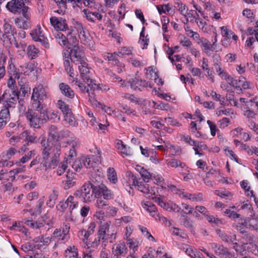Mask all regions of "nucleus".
<instances>
[{
    "instance_id": "f257e3e1",
    "label": "nucleus",
    "mask_w": 258,
    "mask_h": 258,
    "mask_svg": "<svg viewBox=\"0 0 258 258\" xmlns=\"http://www.w3.org/2000/svg\"><path fill=\"white\" fill-rule=\"evenodd\" d=\"M41 145V161L40 169L48 171L55 168L59 162L61 154V145L59 143L51 144L44 135H41L39 138Z\"/></svg>"
},
{
    "instance_id": "f03ea898",
    "label": "nucleus",
    "mask_w": 258,
    "mask_h": 258,
    "mask_svg": "<svg viewBox=\"0 0 258 258\" xmlns=\"http://www.w3.org/2000/svg\"><path fill=\"white\" fill-rule=\"evenodd\" d=\"M47 97V92L42 85L39 84L35 86L33 89L31 97L32 109L37 111L42 109V107H45L46 105L43 102Z\"/></svg>"
},
{
    "instance_id": "7ed1b4c3",
    "label": "nucleus",
    "mask_w": 258,
    "mask_h": 258,
    "mask_svg": "<svg viewBox=\"0 0 258 258\" xmlns=\"http://www.w3.org/2000/svg\"><path fill=\"white\" fill-rule=\"evenodd\" d=\"M116 233L115 226L111 225V221H108L99 226L97 232L98 238L102 239V244L108 240L112 243L116 239Z\"/></svg>"
},
{
    "instance_id": "20e7f679",
    "label": "nucleus",
    "mask_w": 258,
    "mask_h": 258,
    "mask_svg": "<svg viewBox=\"0 0 258 258\" xmlns=\"http://www.w3.org/2000/svg\"><path fill=\"white\" fill-rule=\"evenodd\" d=\"M92 187V183H86L79 189L76 190L74 195L76 198L81 199L84 203L90 202L93 199Z\"/></svg>"
},
{
    "instance_id": "39448f33",
    "label": "nucleus",
    "mask_w": 258,
    "mask_h": 258,
    "mask_svg": "<svg viewBox=\"0 0 258 258\" xmlns=\"http://www.w3.org/2000/svg\"><path fill=\"white\" fill-rule=\"evenodd\" d=\"M82 79L85 82L91 89L95 90L97 85L91 79L92 73L91 68L88 67V63L85 61L82 62L78 66Z\"/></svg>"
},
{
    "instance_id": "423d86ee",
    "label": "nucleus",
    "mask_w": 258,
    "mask_h": 258,
    "mask_svg": "<svg viewBox=\"0 0 258 258\" xmlns=\"http://www.w3.org/2000/svg\"><path fill=\"white\" fill-rule=\"evenodd\" d=\"M29 125L33 128H40L43 123V116H41L37 111L31 109L25 114Z\"/></svg>"
},
{
    "instance_id": "0eeeda50",
    "label": "nucleus",
    "mask_w": 258,
    "mask_h": 258,
    "mask_svg": "<svg viewBox=\"0 0 258 258\" xmlns=\"http://www.w3.org/2000/svg\"><path fill=\"white\" fill-rule=\"evenodd\" d=\"M3 30L4 33L2 36L4 41H8L10 44H12L13 39H15V36L17 34V30L12 26L10 19H4Z\"/></svg>"
},
{
    "instance_id": "6e6552de",
    "label": "nucleus",
    "mask_w": 258,
    "mask_h": 258,
    "mask_svg": "<svg viewBox=\"0 0 258 258\" xmlns=\"http://www.w3.org/2000/svg\"><path fill=\"white\" fill-rule=\"evenodd\" d=\"M28 7H24L22 9V16L15 19V24L18 28L27 30L30 28L31 19L28 13Z\"/></svg>"
},
{
    "instance_id": "1a4fd4ad",
    "label": "nucleus",
    "mask_w": 258,
    "mask_h": 258,
    "mask_svg": "<svg viewBox=\"0 0 258 258\" xmlns=\"http://www.w3.org/2000/svg\"><path fill=\"white\" fill-rule=\"evenodd\" d=\"M129 182L132 183L133 185L137 186L138 189L144 194L147 195L149 194H155L152 187H150L148 184L143 183L142 182L139 181L137 177L131 172L128 173Z\"/></svg>"
},
{
    "instance_id": "9d476101",
    "label": "nucleus",
    "mask_w": 258,
    "mask_h": 258,
    "mask_svg": "<svg viewBox=\"0 0 258 258\" xmlns=\"http://www.w3.org/2000/svg\"><path fill=\"white\" fill-rule=\"evenodd\" d=\"M237 229L243 234L242 238L245 241L244 244L251 245L252 247H254L252 252L258 256V239L252 234L244 232L241 229H239L238 226H237Z\"/></svg>"
},
{
    "instance_id": "9b49d317",
    "label": "nucleus",
    "mask_w": 258,
    "mask_h": 258,
    "mask_svg": "<svg viewBox=\"0 0 258 258\" xmlns=\"http://www.w3.org/2000/svg\"><path fill=\"white\" fill-rule=\"evenodd\" d=\"M69 55L72 58L73 62L76 64H81L83 62L86 61L83 48L78 45L72 47Z\"/></svg>"
},
{
    "instance_id": "f8f14e48",
    "label": "nucleus",
    "mask_w": 258,
    "mask_h": 258,
    "mask_svg": "<svg viewBox=\"0 0 258 258\" xmlns=\"http://www.w3.org/2000/svg\"><path fill=\"white\" fill-rule=\"evenodd\" d=\"M209 246L214 250L215 253L221 258L230 257L232 256L228 248L222 244L214 242L210 243Z\"/></svg>"
},
{
    "instance_id": "ddd939ff",
    "label": "nucleus",
    "mask_w": 258,
    "mask_h": 258,
    "mask_svg": "<svg viewBox=\"0 0 258 258\" xmlns=\"http://www.w3.org/2000/svg\"><path fill=\"white\" fill-rule=\"evenodd\" d=\"M41 116H43V119L46 122L47 120H52L55 121L56 120H59L60 115L59 112L56 110H52L48 112L45 107H42V109H40L37 110Z\"/></svg>"
},
{
    "instance_id": "4468645a",
    "label": "nucleus",
    "mask_w": 258,
    "mask_h": 258,
    "mask_svg": "<svg viewBox=\"0 0 258 258\" xmlns=\"http://www.w3.org/2000/svg\"><path fill=\"white\" fill-rule=\"evenodd\" d=\"M25 6L23 0H11L6 5L7 9L13 13H22V9Z\"/></svg>"
},
{
    "instance_id": "2eb2a0df",
    "label": "nucleus",
    "mask_w": 258,
    "mask_h": 258,
    "mask_svg": "<svg viewBox=\"0 0 258 258\" xmlns=\"http://www.w3.org/2000/svg\"><path fill=\"white\" fill-rule=\"evenodd\" d=\"M97 154L98 156L96 159H95L93 156L82 157L81 159L83 166L87 168H93L97 162H101L102 157L100 150H97Z\"/></svg>"
},
{
    "instance_id": "dca6fc26",
    "label": "nucleus",
    "mask_w": 258,
    "mask_h": 258,
    "mask_svg": "<svg viewBox=\"0 0 258 258\" xmlns=\"http://www.w3.org/2000/svg\"><path fill=\"white\" fill-rule=\"evenodd\" d=\"M51 25L57 30L66 31L68 26L66 20L61 17H52L50 19Z\"/></svg>"
},
{
    "instance_id": "f3484780",
    "label": "nucleus",
    "mask_w": 258,
    "mask_h": 258,
    "mask_svg": "<svg viewBox=\"0 0 258 258\" xmlns=\"http://www.w3.org/2000/svg\"><path fill=\"white\" fill-rule=\"evenodd\" d=\"M243 224L249 230L258 233V215L255 214L250 215L244 220Z\"/></svg>"
},
{
    "instance_id": "a211bd4d",
    "label": "nucleus",
    "mask_w": 258,
    "mask_h": 258,
    "mask_svg": "<svg viewBox=\"0 0 258 258\" xmlns=\"http://www.w3.org/2000/svg\"><path fill=\"white\" fill-rule=\"evenodd\" d=\"M128 83L130 84L131 88L134 90L142 91L144 88H147L148 87L151 88V86L149 84L148 82H146L145 80H139L137 78L132 79Z\"/></svg>"
},
{
    "instance_id": "6ab92c4d",
    "label": "nucleus",
    "mask_w": 258,
    "mask_h": 258,
    "mask_svg": "<svg viewBox=\"0 0 258 258\" xmlns=\"http://www.w3.org/2000/svg\"><path fill=\"white\" fill-rule=\"evenodd\" d=\"M11 93H10L9 98L7 99L5 108H14L17 103V101L19 99V92L17 90L13 89L11 90Z\"/></svg>"
},
{
    "instance_id": "aec40b11",
    "label": "nucleus",
    "mask_w": 258,
    "mask_h": 258,
    "mask_svg": "<svg viewBox=\"0 0 258 258\" xmlns=\"http://www.w3.org/2000/svg\"><path fill=\"white\" fill-rule=\"evenodd\" d=\"M179 197L181 199L189 200L194 202H201L204 200V196L201 192L190 194L188 192H180Z\"/></svg>"
},
{
    "instance_id": "412c9836",
    "label": "nucleus",
    "mask_w": 258,
    "mask_h": 258,
    "mask_svg": "<svg viewBox=\"0 0 258 258\" xmlns=\"http://www.w3.org/2000/svg\"><path fill=\"white\" fill-rule=\"evenodd\" d=\"M76 27L79 33V36L81 41L84 43H87L90 40V35L85 29L81 23L77 22Z\"/></svg>"
},
{
    "instance_id": "4be33fe9",
    "label": "nucleus",
    "mask_w": 258,
    "mask_h": 258,
    "mask_svg": "<svg viewBox=\"0 0 258 258\" xmlns=\"http://www.w3.org/2000/svg\"><path fill=\"white\" fill-rule=\"evenodd\" d=\"M216 232L220 238L226 243H231L237 240L236 236L235 234L230 233L228 234L222 231L220 229H217Z\"/></svg>"
},
{
    "instance_id": "5701e85b",
    "label": "nucleus",
    "mask_w": 258,
    "mask_h": 258,
    "mask_svg": "<svg viewBox=\"0 0 258 258\" xmlns=\"http://www.w3.org/2000/svg\"><path fill=\"white\" fill-rule=\"evenodd\" d=\"M84 17L90 22H95L96 20L101 21L102 16L97 12H92L89 9H84L83 11Z\"/></svg>"
},
{
    "instance_id": "b1692460",
    "label": "nucleus",
    "mask_w": 258,
    "mask_h": 258,
    "mask_svg": "<svg viewBox=\"0 0 258 258\" xmlns=\"http://www.w3.org/2000/svg\"><path fill=\"white\" fill-rule=\"evenodd\" d=\"M76 198V197L74 196H69L62 207L64 208H68L70 213H72L73 210L77 209L79 206V202Z\"/></svg>"
},
{
    "instance_id": "393cba45",
    "label": "nucleus",
    "mask_w": 258,
    "mask_h": 258,
    "mask_svg": "<svg viewBox=\"0 0 258 258\" xmlns=\"http://www.w3.org/2000/svg\"><path fill=\"white\" fill-rule=\"evenodd\" d=\"M64 55L63 64L65 70L69 74L71 77L73 78L74 76V70L71 65V62L72 61H73V60H72V57L69 55V52H67V53L64 52Z\"/></svg>"
},
{
    "instance_id": "a878e982",
    "label": "nucleus",
    "mask_w": 258,
    "mask_h": 258,
    "mask_svg": "<svg viewBox=\"0 0 258 258\" xmlns=\"http://www.w3.org/2000/svg\"><path fill=\"white\" fill-rule=\"evenodd\" d=\"M112 251L116 258H120L118 257L119 256L127 253V248L124 242H119L113 246Z\"/></svg>"
},
{
    "instance_id": "bb28decb",
    "label": "nucleus",
    "mask_w": 258,
    "mask_h": 258,
    "mask_svg": "<svg viewBox=\"0 0 258 258\" xmlns=\"http://www.w3.org/2000/svg\"><path fill=\"white\" fill-rule=\"evenodd\" d=\"M199 44L202 48L203 50L208 55H210V51H213L215 50L214 44L211 42L206 38H204Z\"/></svg>"
},
{
    "instance_id": "cd10ccee",
    "label": "nucleus",
    "mask_w": 258,
    "mask_h": 258,
    "mask_svg": "<svg viewBox=\"0 0 258 258\" xmlns=\"http://www.w3.org/2000/svg\"><path fill=\"white\" fill-rule=\"evenodd\" d=\"M10 115L9 110L5 108L0 111V130L3 128L9 121Z\"/></svg>"
},
{
    "instance_id": "c85d7f7f",
    "label": "nucleus",
    "mask_w": 258,
    "mask_h": 258,
    "mask_svg": "<svg viewBox=\"0 0 258 258\" xmlns=\"http://www.w3.org/2000/svg\"><path fill=\"white\" fill-rule=\"evenodd\" d=\"M66 145H65V147H67V145H69L71 146V149L69 150V153L68 155V157L72 159V158L76 157L77 153L76 148L78 147V142L75 140H71L67 141L66 143Z\"/></svg>"
},
{
    "instance_id": "c756f323",
    "label": "nucleus",
    "mask_w": 258,
    "mask_h": 258,
    "mask_svg": "<svg viewBox=\"0 0 258 258\" xmlns=\"http://www.w3.org/2000/svg\"><path fill=\"white\" fill-rule=\"evenodd\" d=\"M59 88L61 93L66 97L70 98H74L75 93L68 85L63 83H61L59 85Z\"/></svg>"
},
{
    "instance_id": "7c9ffc66",
    "label": "nucleus",
    "mask_w": 258,
    "mask_h": 258,
    "mask_svg": "<svg viewBox=\"0 0 258 258\" xmlns=\"http://www.w3.org/2000/svg\"><path fill=\"white\" fill-rule=\"evenodd\" d=\"M26 142L30 143H37V136L34 133H31L28 130L24 131L21 133V137Z\"/></svg>"
},
{
    "instance_id": "2f4dec72",
    "label": "nucleus",
    "mask_w": 258,
    "mask_h": 258,
    "mask_svg": "<svg viewBox=\"0 0 258 258\" xmlns=\"http://www.w3.org/2000/svg\"><path fill=\"white\" fill-rule=\"evenodd\" d=\"M66 46L69 48L71 47L69 46L74 47V46L78 45V40L76 36H75L71 31H69L67 33L66 38Z\"/></svg>"
},
{
    "instance_id": "473e14b6",
    "label": "nucleus",
    "mask_w": 258,
    "mask_h": 258,
    "mask_svg": "<svg viewBox=\"0 0 258 258\" xmlns=\"http://www.w3.org/2000/svg\"><path fill=\"white\" fill-rule=\"evenodd\" d=\"M30 35L32 39L35 41L41 40V38L44 37L42 29L40 25H37L35 29L32 30L30 33Z\"/></svg>"
},
{
    "instance_id": "72a5a7b5",
    "label": "nucleus",
    "mask_w": 258,
    "mask_h": 258,
    "mask_svg": "<svg viewBox=\"0 0 258 258\" xmlns=\"http://www.w3.org/2000/svg\"><path fill=\"white\" fill-rule=\"evenodd\" d=\"M166 163L168 166L173 168H177L178 167H180L182 168H183L186 166L185 163L181 162L180 161L174 158H169L166 159Z\"/></svg>"
},
{
    "instance_id": "f704fd0d",
    "label": "nucleus",
    "mask_w": 258,
    "mask_h": 258,
    "mask_svg": "<svg viewBox=\"0 0 258 258\" xmlns=\"http://www.w3.org/2000/svg\"><path fill=\"white\" fill-rule=\"evenodd\" d=\"M9 66L8 70L10 75H11V78L14 77V79H19L20 76L19 74L16 72V68L14 63V59L10 58L8 61Z\"/></svg>"
},
{
    "instance_id": "c9c22d12",
    "label": "nucleus",
    "mask_w": 258,
    "mask_h": 258,
    "mask_svg": "<svg viewBox=\"0 0 258 258\" xmlns=\"http://www.w3.org/2000/svg\"><path fill=\"white\" fill-rule=\"evenodd\" d=\"M48 136L53 140L58 141L59 139V134L57 132V128L56 126L54 125H51L49 127Z\"/></svg>"
},
{
    "instance_id": "e433bc0d",
    "label": "nucleus",
    "mask_w": 258,
    "mask_h": 258,
    "mask_svg": "<svg viewBox=\"0 0 258 258\" xmlns=\"http://www.w3.org/2000/svg\"><path fill=\"white\" fill-rule=\"evenodd\" d=\"M57 107L61 110L63 116L72 113L69 105L62 100H58L57 101Z\"/></svg>"
},
{
    "instance_id": "4c0bfd02",
    "label": "nucleus",
    "mask_w": 258,
    "mask_h": 258,
    "mask_svg": "<svg viewBox=\"0 0 258 258\" xmlns=\"http://www.w3.org/2000/svg\"><path fill=\"white\" fill-rule=\"evenodd\" d=\"M39 50L34 45H29L27 47V53L28 56L31 59H34L38 56Z\"/></svg>"
},
{
    "instance_id": "58836bf2",
    "label": "nucleus",
    "mask_w": 258,
    "mask_h": 258,
    "mask_svg": "<svg viewBox=\"0 0 258 258\" xmlns=\"http://www.w3.org/2000/svg\"><path fill=\"white\" fill-rule=\"evenodd\" d=\"M92 234V233L90 231H88L85 230H82L79 231V236H83L82 241L83 243V246L86 247L87 246L88 248H89V244L88 243V239L90 235Z\"/></svg>"
},
{
    "instance_id": "ea45409f",
    "label": "nucleus",
    "mask_w": 258,
    "mask_h": 258,
    "mask_svg": "<svg viewBox=\"0 0 258 258\" xmlns=\"http://www.w3.org/2000/svg\"><path fill=\"white\" fill-rule=\"evenodd\" d=\"M17 153V150L14 148H10L5 152H3L1 156L3 159L9 160L14 156Z\"/></svg>"
},
{
    "instance_id": "a19ab883",
    "label": "nucleus",
    "mask_w": 258,
    "mask_h": 258,
    "mask_svg": "<svg viewBox=\"0 0 258 258\" xmlns=\"http://www.w3.org/2000/svg\"><path fill=\"white\" fill-rule=\"evenodd\" d=\"M77 249L75 246H70L65 251L66 258H78Z\"/></svg>"
},
{
    "instance_id": "79ce46f5",
    "label": "nucleus",
    "mask_w": 258,
    "mask_h": 258,
    "mask_svg": "<svg viewBox=\"0 0 258 258\" xmlns=\"http://www.w3.org/2000/svg\"><path fill=\"white\" fill-rule=\"evenodd\" d=\"M124 98L130 100L131 101H132L133 103H136V104H142L145 102L144 100H143L142 98H138L136 97L133 94H131L129 93H126L124 95Z\"/></svg>"
},
{
    "instance_id": "37998d69",
    "label": "nucleus",
    "mask_w": 258,
    "mask_h": 258,
    "mask_svg": "<svg viewBox=\"0 0 258 258\" xmlns=\"http://www.w3.org/2000/svg\"><path fill=\"white\" fill-rule=\"evenodd\" d=\"M181 224L186 228H191L193 226V221L187 216L182 214L180 218Z\"/></svg>"
},
{
    "instance_id": "c03bdc74",
    "label": "nucleus",
    "mask_w": 258,
    "mask_h": 258,
    "mask_svg": "<svg viewBox=\"0 0 258 258\" xmlns=\"http://www.w3.org/2000/svg\"><path fill=\"white\" fill-rule=\"evenodd\" d=\"M108 179L113 183H115L117 181L116 173L113 168H109L107 170Z\"/></svg>"
},
{
    "instance_id": "a18cd8bd",
    "label": "nucleus",
    "mask_w": 258,
    "mask_h": 258,
    "mask_svg": "<svg viewBox=\"0 0 258 258\" xmlns=\"http://www.w3.org/2000/svg\"><path fill=\"white\" fill-rule=\"evenodd\" d=\"M145 30V27H143L142 29V31L140 33V43L142 46V48L145 49L146 48L147 46L148 45L149 39L145 38L144 31Z\"/></svg>"
},
{
    "instance_id": "49530a36",
    "label": "nucleus",
    "mask_w": 258,
    "mask_h": 258,
    "mask_svg": "<svg viewBox=\"0 0 258 258\" xmlns=\"http://www.w3.org/2000/svg\"><path fill=\"white\" fill-rule=\"evenodd\" d=\"M72 175L73 173L67 174V180L64 184V188L66 189L72 187L76 184V181L75 179L73 178Z\"/></svg>"
},
{
    "instance_id": "de8ad7c7",
    "label": "nucleus",
    "mask_w": 258,
    "mask_h": 258,
    "mask_svg": "<svg viewBox=\"0 0 258 258\" xmlns=\"http://www.w3.org/2000/svg\"><path fill=\"white\" fill-rule=\"evenodd\" d=\"M102 186H104V184H101L98 186H95L93 184L92 192L93 198H99V196L102 194L104 188Z\"/></svg>"
},
{
    "instance_id": "09e8293b",
    "label": "nucleus",
    "mask_w": 258,
    "mask_h": 258,
    "mask_svg": "<svg viewBox=\"0 0 258 258\" xmlns=\"http://www.w3.org/2000/svg\"><path fill=\"white\" fill-rule=\"evenodd\" d=\"M63 117L64 121L70 125L73 126L77 125L78 123L72 113L64 116Z\"/></svg>"
},
{
    "instance_id": "8fccbe9b",
    "label": "nucleus",
    "mask_w": 258,
    "mask_h": 258,
    "mask_svg": "<svg viewBox=\"0 0 258 258\" xmlns=\"http://www.w3.org/2000/svg\"><path fill=\"white\" fill-rule=\"evenodd\" d=\"M212 99L216 101H219L220 104L224 106L225 104V99L220 94H218L216 92L212 91L210 93Z\"/></svg>"
},
{
    "instance_id": "3c124183",
    "label": "nucleus",
    "mask_w": 258,
    "mask_h": 258,
    "mask_svg": "<svg viewBox=\"0 0 258 258\" xmlns=\"http://www.w3.org/2000/svg\"><path fill=\"white\" fill-rule=\"evenodd\" d=\"M63 236L60 229H55L51 236L53 241H56L58 242L61 241L62 242V238Z\"/></svg>"
},
{
    "instance_id": "603ef678",
    "label": "nucleus",
    "mask_w": 258,
    "mask_h": 258,
    "mask_svg": "<svg viewBox=\"0 0 258 258\" xmlns=\"http://www.w3.org/2000/svg\"><path fill=\"white\" fill-rule=\"evenodd\" d=\"M140 173L145 182H148L152 178V174L143 167H140Z\"/></svg>"
},
{
    "instance_id": "864d4df0",
    "label": "nucleus",
    "mask_w": 258,
    "mask_h": 258,
    "mask_svg": "<svg viewBox=\"0 0 258 258\" xmlns=\"http://www.w3.org/2000/svg\"><path fill=\"white\" fill-rule=\"evenodd\" d=\"M70 226L68 225H65L61 232V233L63 235L62 237V243H65L68 241L70 236H69V232H70Z\"/></svg>"
},
{
    "instance_id": "5fc2aeb1",
    "label": "nucleus",
    "mask_w": 258,
    "mask_h": 258,
    "mask_svg": "<svg viewBox=\"0 0 258 258\" xmlns=\"http://www.w3.org/2000/svg\"><path fill=\"white\" fill-rule=\"evenodd\" d=\"M59 7V10H57V12L59 14H63L67 8L65 0H54Z\"/></svg>"
},
{
    "instance_id": "6e6d98bb",
    "label": "nucleus",
    "mask_w": 258,
    "mask_h": 258,
    "mask_svg": "<svg viewBox=\"0 0 258 258\" xmlns=\"http://www.w3.org/2000/svg\"><path fill=\"white\" fill-rule=\"evenodd\" d=\"M142 206L143 208L148 211L149 213L154 212L157 209L156 207L150 202H147L146 203H142Z\"/></svg>"
},
{
    "instance_id": "4d7b16f0",
    "label": "nucleus",
    "mask_w": 258,
    "mask_h": 258,
    "mask_svg": "<svg viewBox=\"0 0 258 258\" xmlns=\"http://www.w3.org/2000/svg\"><path fill=\"white\" fill-rule=\"evenodd\" d=\"M176 4L177 5V9L180 13L183 16L186 15V12L188 10L187 7L179 0L176 3Z\"/></svg>"
},
{
    "instance_id": "13d9d810",
    "label": "nucleus",
    "mask_w": 258,
    "mask_h": 258,
    "mask_svg": "<svg viewBox=\"0 0 258 258\" xmlns=\"http://www.w3.org/2000/svg\"><path fill=\"white\" fill-rule=\"evenodd\" d=\"M103 191L102 192V195L103 199L106 200H111L113 199L114 195L110 190H109L106 186H102Z\"/></svg>"
},
{
    "instance_id": "bf43d9fd",
    "label": "nucleus",
    "mask_w": 258,
    "mask_h": 258,
    "mask_svg": "<svg viewBox=\"0 0 258 258\" xmlns=\"http://www.w3.org/2000/svg\"><path fill=\"white\" fill-rule=\"evenodd\" d=\"M145 69L147 71L146 77L150 79L154 77V79L155 80V82H157V80L158 78V76L157 73L153 71V68L150 67L148 68H146Z\"/></svg>"
},
{
    "instance_id": "052dcab7",
    "label": "nucleus",
    "mask_w": 258,
    "mask_h": 258,
    "mask_svg": "<svg viewBox=\"0 0 258 258\" xmlns=\"http://www.w3.org/2000/svg\"><path fill=\"white\" fill-rule=\"evenodd\" d=\"M55 37L58 40V42L61 45H66V36L61 32L57 31L55 33Z\"/></svg>"
},
{
    "instance_id": "680f3d73",
    "label": "nucleus",
    "mask_w": 258,
    "mask_h": 258,
    "mask_svg": "<svg viewBox=\"0 0 258 258\" xmlns=\"http://www.w3.org/2000/svg\"><path fill=\"white\" fill-rule=\"evenodd\" d=\"M74 82H75V85L76 86H78L81 92L83 93L89 92V89L86 87L85 84L81 82L78 79H76V80L74 79L72 82V83H73Z\"/></svg>"
},
{
    "instance_id": "e2e57ef3",
    "label": "nucleus",
    "mask_w": 258,
    "mask_h": 258,
    "mask_svg": "<svg viewBox=\"0 0 258 258\" xmlns=\"http://www.w3.org/2000/svg\"><path fill=\"white\" fill-rule=\"evenodd\" d=\"M215 194L222 198H226L233 195L231 192L226 189L216 190H215Z\"/></svg>"
},
{
    "instance_id": "0e129e2a",
    "label": "nucleus",
    "mask_w": 258,
    "mask_h": 258,
    "mask_svg": "<svg viewBox=\"0 0 258 258\" xmlns=\"http://www.w3.org/2000/svg\"><path fill=\"white\" fill-rule=\"evenodd\" d=\"M139 242L136 240H134L132 238L127 239L126 244L129 248L133 249V252H135L136 248L138 246Z\"/></svg>"
},
{
    "instance_id": "69168bd1",
    "label": "nucleus",
    "mask_w": 258,
    "mask_h": 258,
    "mask_svg": "<svg viewBox=\"0 0 258 258\" xmlns=\"http://www.w3.org/2000/svg\"><path fill=\"white\" fill-rule=\"evenodd\" d=\"M224 213L227 215L228 217L231 219H238L241 217V215L234 211L231 210V209H226L224 211Z\"/></svg>"
},
{
    "instance_id": "338daca9",
    "label": "nucleus",
    "mask_w": 258,
    "mask_h": 258,
    "mask_svg": "<svg viewBox=\"0 0 258 258\" xmlns=\"http://www.w3.org/2000/svg\"><path fill=\"white\" fill-rule=\"evenodd\" d=\"M108 205L107 202L105 201L104 199H102L101 198H98L96 200L95 206L96 207L99 209H101L104 208V207Z\"/></svg>"
},
{
    "instance_id": "774afa93",
    "label": "nucleus",
    "mask_w": 258,
    "mask_h": 258,
    "mask_svg": "<svg viewBox=\"0 0 258 258\" xmlns=\"http://www.w3.org/2000/svg\"><path fill=\"white\" fill-rule=\"evenodd\" d=\"M223 79L226 80L228 81V84L234 88L237 87V85H238L237 80L234 79L228 74H227V76L225 77Z\"/></svg>"
}]
</instances>
